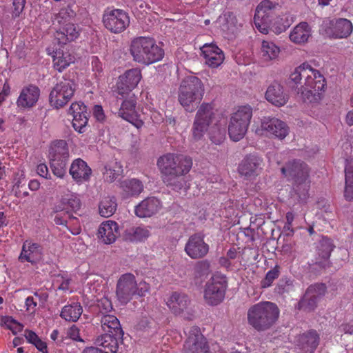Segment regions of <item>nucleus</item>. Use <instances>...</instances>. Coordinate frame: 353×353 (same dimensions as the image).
Masks as SVG:
<instances>
[{
	"label": "nucleus",
	"instance_id": "32",
	"mask_svg": "<svg viewBox=\"0 0 353 353\" xmlns=\"http://www.w3.org/2000/svg\"><path fill=\"white\" fill-rule=\"evenodd\" d=\"M312 72H314V69L307 63H303L301 65L296 67L294 72L290 76V81L294 83V85L298 86L303 85V83L307 82V80H310Z\"/></svg>",
	"mask_w": 353,
	"mask_h": 353
},
{
	"label": "nucleus",
	"instance_id": "18",
	"mask_svg": "<svg viewBox=\"0 0 353 353\" xmlns=\"http://www.w3.org/2000/svg\"><path fill=\"white\" fill-rule=\"evenodd\" d=\"M209 245L204 241V235L201 233H195L190 236L184 250L186 254L192 259H201L204 258L209 252Z\"/></svg>",
	"mask_w": 353,
	"mask_h": 353
},
{
	"label": "nucleus",
	"instance_id": "60",
	"mask_svg": "<svg viewBox=\"0 0 353 353\" xmlns=\"http://www.w3.org/2000/svg\"><path fill=\"white\" fill-rule=\"evenodd\" d=\"M99 307L103 314H106L105 313L110 312L113 309L111 301L107 298L101 300Z\"/></svg>",
	"mask_w": 353,
	"mask_h": 353
},
{
	"label": "nucleus",
	"instance_id": "36",
	"mask_svg": "<svg viewBox=\"0 0 353 353\" xmlns=\"http://www.w3.org/2000/svg\"><path fill=\"white\" fill-rule=\"evenodd\" d=\"M311 36V28L307 22L296 26L290 34V39L294 43L301 44L307 41Z\"/></svg>",
	"mask_w": 353,
	"mask_h": 353
},
{
	"label": "nucleus",
	"instance_id": "11",
	"mask_svg": "<svg viewBox=\"0 0 353 353\" xmlns=\"http://www.w3.org/2000/svg\"><path fill=\"white\" fill-rule=\"evenodd\" d=\"M217 121L214 108L210 103H202L195 115L192 128L194 141L202 139L205 132Z\"/></svg>",
	"mask_w": 353,
	"mask_h": 353
},
{
	"label": "nucleus",
	"instance_id": "42",
	"mask_svg": "<svg viewBox=\"0 0 353 353\" xmlns=\"http://www.w3.org/2000/svg\"><path fill=\"white\" fill-rule=\"evenodd\" d=\"M81 207V201L77 196L72 194H67L62 196L60 205L57 206V212L58 211H68L71 210L73 212L77 211Z\"/></svg>",
	"mask_w": 353,
	"mask_h": 353
},
{
	"label": "nucleus",
	"instance_id": "62",
	"mask_svg": "<svg viewBox=\"0 0 353 353\" xmlns=\"http://www.w3.org/2000/svg\"><path fill=\"white\" fill-rule=\"evenodd\" d=\"M93 114L99 121L101 122L105 119V114L101 105H94L93 108Z\"/></svg>",
	"mask_w": 353,
	"mask_h": 353
},
{
	"label": "nucleus",
	"instance_id": "41",
	"mask_svg": "<svg viewBox=\"0 0 353 353\" xmlns=\"http://www.w3.org/2000/svg\"><path fill=\"white\" fill-rule=\"evenodd\" d=\"M74 61V57L68 52L57 50L53 56L54 68L62 72Z\"/></svg>",
	"mask_w": 353,
	"mask_h": 353
},
{
	"label": "nucleus",
	"instance_id": "1",
	"mask_svg": "<svg viewBox=\"0 0 353 353\" xmlns=\"http://www.w3.org/2000/svg\"><path fill=\"white\" fill-rule=\"evenodd\" d=\"M157 164L163 182L168 187L178 191L183 187V176L190 170L192 161L187 156L167 153L158 159Z\"/></svg>",
	"mask_w": 353,
	"mask_h": 353
},
{
	"label": "nucleus",
	"instance_id": "16",
	"mask_svg": "<svg viewBox=\"0 0 353 353\" xmlns=\"http://www.w3.org/2000/svg\"><path fill=\"white\" fill-rule=\"evenodd\" d=\"M261 134L266 137L283 139L289 132V127L283 121L276 117H263L261 122Z\"/></svg>",
	"mask_w": 353,
	"mask_h": 353
},
{
	"label": "nucleus",
	"instance_id": "52",
	"mask_svg": "<svg viewBox=\"0 0 353 353\" xmlns=\"http://www.w3.org/2000/svg\"><path fill=\"white\" fill-rule=\"evenodd\" d=\"M306 291H310L311 295H314L317 300L320 301L325 296L327 287L323 283H317L310 285Z\"/></svg>",
	"mask_w": 353,
	"mask_h": 353
},
{
	"label": "nucleus",
	"instance_id": "6",
	"mask_svg": "<svg viewBox=\"0 0 353 353\" xmlns=\"http://www.w3.org/2000/svg\"><path fill=\"white\" fill-rule=\"evenodd\" d=\"M149 290V283L144 281L137 283L133 274L125 273L117 281L116 294L119 301L122 305H126L136 295L140 297L145 296Z\"/></svg>",
	"mask_w": 353,
	"mask_h": 353
},
{
	"label": "nucleus",
	"instance_id": "10",
	"mask_svg": "<svg viewBox=\"0 0 353 353\" xmlns=\"http://www.w3.org/2000/svg\"><path fill=\"white\" fill-rule=\"evenodd\" d=\"M75 90L76 83L74 81L63 77L50 92V105L57 110L64 107L72 99Z\"/></svg>",
	"mask_w": 353,
	"mask_h": 353
},
{
	"label": "nucleus",
	"instance_id": "14",
	"mask_svg": "<svg viewBox=\"0 0 353 353\" xmlns=\"http://www.w3.org/2000/svg\"><path fill=\"white\" fill-rule=\"evenodd\" d=\"M311 78L310 80L303 83L301 88H299V92H301L303 98L307 99L309 102L320 99L321 92L324 91L326 87L325 79L319 70L314 69Z\"/></svg>",
	"mask_w": 353,
	"mask_h": 353
},
{
	"label": "nucleus",
	"instance_id": "19",
	"mask_svg": "<svg viewBox=\"0 0 353 353\" xmlns=\"http://www.w3.org/2000/svg\"><path fill=\"white\" fill-rule=\"evenodd\" d=\"M141 79L140 69L132 68L127 70L123 74L119 76L116 85V92L119 95L124 97L137 87Z\"/></svg>",
	"mask_w": 353,
	"mask_h": 353
},
{
	"label": "nucleus",
	"instance_id": "9",
	"mask_svg": "<svg viewBox=\"0 0 353 353\" xmlns=\"http://www.w3.org/2000/svg\"><path fill=\"white\" fill-rule=\"evenodd\" d=\"M252 117L250 106H242L234 112L228 125V134L234 141H239L245 135Z\"/></svg>",
	"mask_w": 353,
	"mask_h": 353
},
{
	"label": "nucleus",
	"instance_id": "33",
	"mask_svg": "<svg viewBox=\"0 0 353 353\" xmlns=\"http://www.w3.org/2000/svg\"><path fill=\"white\" fill-rule=\"evenodd\" d=\"M123 337H119L113 334L105 333L101 334L95 339L94 343L101 346L107 353H117L119 341H122Z\"/></svg>",
	"mask_w": 353,
	"mask_h": 353
},
{
	"label": "nucleus",
	"instance_id": "3",
	"mask_svg": "<svg viewBox=\"0 0 353 353\" xmlns=\"http://www.w3.org/2000/svg\"><path fill=\"white\" fill-rule=\"evenodd\" d=\"M280 310L277 305L270 301H263L252 305L248 310V324L258 332L270 329L278 321Z\"/></svg>",
	"mask_w": 353,
	"mask_h": 353
},
{
	"label": "nucleus",
	"instance_id": "45",
	"mask_svg": "<svg viewBox=\"0 0 353 353\" xmlns=\"http://www.w3.org/2000/svg\"><path fill=\"white\" fill-rule=\"evenodd\" d=\"M276 18V20L273 23H275L274 26L272 25L270 29L276 33L284 32L294 21V16L289 13H286L282 16L277 15Z\"/></svg>",
	"mask_w": 353,
	"mask_h": 353
},
{
	"label": "nucleus",
	"instance_id": "29",
	"mask_svg": "<svg viewBox=\"0 0 353 353\" xmlns=\"http://www.w3.org/2000/svg\"><path fill=\"white\" fill-rule=\"evenodd\" d=\"M160 209V201L155 197H148L135 208V214L141 218L150 217Z\"/></svg>",
	"mask_w": 353,
	"mask_h": 353
},
{
	"label": "nucleus",
	"instance_id": "48",
	"mask_svg": "<svg viewBox=\"0 0 353 353\" xmlns=\"http://www.w3.org/2000/svg\"><path fill=\"white\" fill-rule=\"evenodd\" d=\"M280 52L279 48L273 42L263 41L261 45V54L265 60L275 59Z\"/></svg>",
	"mask_w": 353,
	"mask_h": 353
},
{
	"label": "nucleus",
	"instance_id": "31",
	"mask_svg": "<svg viewBox=\"0 0 353 353\" xmlns=\"http://www.w3.org/2000/svg\"><path fill=\"white\" fill-rule=\"evenodd\" d=\"M118 224L112 221H108L101 224L98 230V236L105 243L110 244L116 240L119 234Z\"/></svg>",
	"mask_w": 353,
	"mask_h": 353
},
{
	"label": "nucleus",
	"instance_id": "23",
	"mask_svg": "<svg viewBox=\"0 0 353 353\" xmlns=\"http://www.w3.org/2000/svg\"><path fill=\"white\" fill-rule=\"evenodd\" d=\"M69 174L77 184H82L90 180L92 170L84 160L77 158L72 161Z\"/></svg>",
	"mask_w": 353,
	"mask_h": 353
},
{
	"label": "nucleus",
	"instance_id": "40",
	"mask_svg": "<svg viewBox=\"0 0 353 353\" xmlns=\"http://www.w3.org/2000/svg\"><path fill=\"white\" fill-rule=\"evenodd\" d=\"M117 203L115 197H103L99 203V213L105 218L110 217L117 210Z\"/></svg>",
	"mask_w": 353,
	"mask_h": 353
},
{
	"label": "nucleus",
	"instance_id": "63",
	"mask_svg": "<svg viewBox=\"0 0 353 353\" xmlns=\"http://www.w3.org/2000/svg\"><path fill=\"white\" fill-rule=\"evenodd\" d=\"M344 196L347 201L353 200V183H345Z\"/></svg>",
	"mask_w": 353,
	"mask_h": 353
},
{
	"label": "nucleus",
	"instance_id": "39",
	"mask_svg": "<svg viewBox=\"0 0 353 353\" xmlns=\"http://www.w3.org/2000/svg\"><path fill=\"white\" fill-rule=\"evenodd\" d=\"M83 308L80 303H73L62 308L60 316L65 321L76 322L81 316Z\"/></svg>",
	"mask_w": 353,
	"mask_h": 353
},
{
	"label": "nucleus",
	"instance_id": "21",
	"mask_svg": "<svg viewBox=\"0 0 353 353\" xmlns=\"http://www.w3.org/2000/svg\"><path fill=\"white\" fill-rule=\"evenodd\" d=\"M43 257V248L37 243L26 240L23 242L18 260L21 263L28 262L37 264Z\"/></svg>",
	"mask_w": 353,
	"mask_h": 353
},
{
	"label": "nucleus",
	"instance_id": "47",
	"mask_svg": "<svg viewBox=\"0 0 353 353\" xmlns=\"http://www.w3.org/2000/svg\"><path fill=\"white\" fill-rule=\"evenodd\" d=\"M310 293V291H305L303 296L299 301L298 303L299 310L309 312L314 311L317 307V304L319 301L317 300L314 295H311Z\"/></svg>",
	"mask_w": 353,
	"mask_h": 353
},
{
	"label": "nucleus",
	"instance_id": "2",
	"mask_svg": "<svg viewBox=\"0 0 353 353\" xmlns=\"http://www.w3.org/2000/svg\"><path fill=\"white\" fill-rule=\"evenodd\" d=\"M281 171L288 181H292L294 190L299 199L305 200L310 188L309 165L301 159H293L286 162Z\"/></svg>",
	"mask_w": 353,
	"mask_h": 353
},
{
	"label": "nucleus",
	"instance_id": "8",
	"mask_svg": "<svg viewBox=\"0 0 353 353\" xmlns=\"http://www.w3.org/2000/svg\"><path fill=\"white\" fill-rule=\"evenodd\" d=\"M281 8L278 3L270 0L262 1L256 7L254 17L256 28L262 33L267 34L268 29L273 23L277 16V11Z\"/></svg>",
	"mask_w": 353,
	"mask_h": 353
},
{
	"label": "nucleus",
	"instance_id": "5",
	"mask_svg": "<svg viewBox=\"0 0 353 353\" xmlns=\"http://www.w3.org/2000/svg\"><path fill=\"white\" fill-rule=\"evenodd\" d=\"M204 92V85L199 78L188 76L179 85L178 101L186 111L192 112L201 101Z\"/></svg>",
	"mask_w": 353,
	"mask_h": 353
},
{
	"label": "nucleus",
	"instance_id": "46",
	"mask_svg": "<svg viewBox=\"0 0 353 353\" xmlns=\"http://www.w3.org/2000/svg\"><path fill=\"white\" fill-rule=\"evenodd\" d=\"M104 169L103 176L105 181L109 183L113 182L123 172L122 165L117 161L110 162L105 166Z\"/></svg>",
	"mask_w": 353,
	"mask_h": 353
},
{
	"label": "nucleus",
	"instance_id": "50",
	"mask_svg": "<svg viewBox=\"0 0 353 353\" xmlns=\"http://www.w3.org/2000/svg\"><path fill=\"white\" fill-rule=\"evenodd\" d=\"M281 267L276 265L272 269L269 270L265 278L261 281V286L262 288L270 287L273 281L276 279L280 275Z\"/></svg>",
	"mask_w": 353,
	"mask_h": 353
},
{
	"label": "nucleus",
	"instance_id": "7",
	"mask_svg": "<svg viewBox=\"0 0 353 353\" xmlns=\"http://www.w3.org/2000/svg\"><path fill=\"white\" fill-rule=\"evenodd\" d=\"M70 152L65 140H56L52 143L50 149V164L53 174L63 179L66 176Z\"/></svg>",
	"mask_w": 353,
	"mask_h": 353
},
{
	"label": "nucleus",
	"instance_id": "25",
	"mask_svg": "<svg viewBox=\"0 0 353 353\" xmlns=\"http://www.w3.org/2000/svg\"><path fill=\"white\" fill-rule=\"evenodd\" d=\"M40 97V89L34 84H29L22 88L17 101V105L30 108L35 105Z\"/></svg>",
	"mask_w": 353,
	"mask_h": 353
},
{
	"label": "nucleus",
	"instance_id": "17",
	"mask_svg": "<svg viewBox=\"0 0 353 353\" xmlns=\"http://www.w3.org/2000/svg\"><path fill=\"white\" fill-rule=\"evenodd\" d=\"M323 26L326 34L335 39L347 38L353 30L351 21L343 18L325 21Z\"/></svg>",
	"mask_w": 353,
	"mask_h": 353
},
{
	"label": "nucleus",
	"instance_id": "54",
	"mask_svg": "<svg viewBox=\"0 0 353 353\" xmlns=\"http://www.w3.org/2000/svg\"><path fill=\"white\" fill-rule=\"evenodd\" d=\"M88 112L87 107L83 102L72 103L68 110L70 114H82Z\"/></svg>",
	"mask_w": 353,
	"mask_h": 353
},
{
	"label": "nucleus",
	"instance_id": "61",
	"mask_svg": "<svg viewBox=\"0 0 353 353\" xmlns=\"http://www.w3.org/2000/svg\"><path fill=\"white\" fill-rule=\"evenodd\" d=\"M50 338L52 340L57 341V343L61 345V343H68L65 342L67 341V337L61 335L59 336V332L57 330H54L50 334Z\"/></svg>",
	"mask_w": 353,
	"mask_h": 353
},
{
	"label": "nucleus",
	"instance_id": "53",
	"mask_svg": "<svg viewBox=\"0 0 353 353\" xmlns=\"http://www.w3.org/2000/svg\"><path fill=\"white\" fill-rule=\"evenodd\" d=\"M210 263L208 260L198 261L194 265V274L196 276H206L210 272Z\"/></svg>",
	"mask_w": 353,
	"mask_h": 353
},
{
	"label": "nucleus",
	"instance_id": "12",
	"mask_svg": "<svg viewBox=\"0 0 353 353\" xmlns=\"http://www.w3.org/2000/svg\"><path fill=\"white\" fill-rule=\"evenodd\" d=\"M227 288L226 276L214 274L206 283L204 289V300L209 305H217L224 299Z\"/></svg>",
	"mask_w": 353,
	"mask_h": 353
},
{
	"label": "nucleus",
	"instance_id": "28",
	"mask_svg": "<svg viewBox=\"0 0 353 353\" xmlns=\"http://www.w3.org/2000/svg\"><path fill=\"white\" fill-rule=\"evenodd\" d=\"M190 303V300L188 295L174 292L168 301V306L174 314L179 315L188 310Z\"/></svg>",
	"mask_w": 353,
	"mask_h": 353
},
{
	"label": "nucleus",
	"instance_id": "64",
	"mask_svg": "<svg viewBox=\"0 0 353 353\" xmlns=\"http://www.w3.org/2000/svg\"><path fill=\"white\" fill-rule=\"evenodd\" d=\"M339 329L345 334H353V321L342 324Z\"/></svg>",
	"mask_w": 353,
	"mask_h": 353
},
{
	"label": "nucleus",
	"instance_id": "56",
	"mask_svg": "<svg viewBox=\"0 0 353 353\" xmlns=\"http://www.w3.org/2000/svg\"><path fill=\"white\" fill-rule=\"evenodd\" d=\"M79 332V327L76 325H72L68 329L65 337H67V340L70 339L75 341L83 342L84 341L80 336Z\"/></svg>",
	"mask_w": 353,
	"mask_h": 353
},
{
	"label": "nucleus",
	"instance_id": "35",
	"mask_svg": "<svg viewBox=\"0 0 353 353\" xmlns=\"http://www.w3.org/2000/svg\"><path fill=\"white\" fill-rule=\"evenodd\" d=\"M79 37V28L74 23H68L56 32L55 39L61 45H65L67 42L74 41Z\"/></svg>",
	"mask_w": 353,
	"mask_h": 353
},
{
	"label": "nucleus",
	"instance_id": "55",
	"mask_svg": "<svg viewBox=\"0 0 353 353\" xmlns=\"http://www.w3.org/2000/svg\"><path fill=\"white\" fill-rule=\"evenodd\" d=\"M67 216L68 218V225H70L68 229L73 234H79L81 231V226L79 219L70 214H67Z\"/></svg>",
	"mask_w": 353,
	"mask_h": 353
},
{
	"label": "nucleus",
	"instance_id": "22",
	"mask_svg": "<svg viewBox=\"0 0 353 353\" xmlns=\"http://www.w3.org/2000/svg\"><path fill=\"white\" fill-rule=\"evenodd\" d=\"M262 161V159L256 154H248L239 163L238 171L241 176H244L246 179L254 178L259 174V171L261 169Z\"/></svg>",
	"mask_w": 353,
	"mask_h": 353
},
{
	"label": "nucleus",
	"instance_id": "37",
	"mask_svg": "<svg viewBox=\"0 0 353 353\" xmlns=\"http://www.w3.org/2000/svg\"><path fill=\"white\" fill-rule=\"evenodd\" d=\"M123 238L129 241H141L150 236V232L145 227L131 226L123 232Z\"/></svg>",
	"mask_w": 353,
	"mask_h": 353
},
{
	"label": "nucleus",
	"instance_id": "38",
	"mask_svg": "<svg viewBox=\"0 0 353 353\" xmlns=\"http://www.w3.org/2000/svg\"><path fill=\"white\" fill-rule=\"evenodd\" d=\"M77 8L74 3H69L62 7L52 18L53 23L57 22L59 24L70 23V20L75 17Z\"/></svg>",
	"mask_w": 353,
	"mask_h": 353
},
{
	"label": "nucleus",
	"instance_id": "51",
	"mask_svg": "<svg viewBox=\"0 0 353 353\" xmlns=\"http://www.w3.org/2000/svg\"><path fill=\"white\" fill-rule=\"evenodd\" d=\"M292 289L293 281L290 279L285 277L279 281L274 290L276 293L282 295L285 293L290 292Z\"/></svg>",
	"mask_w": 353,
	"mask_h": 353
},
{
	"label": "nucleus",
	"instance_id": "34",
	"mask_svg": "<svg viewBox=\"0 0 353 353\" xmlns=\"http://www.w3.org/2000/svg\"><path fill=\"white\" fill-rule=\"evenodd\" d=\"M101 328L105 333L113 334L119 337H123V331L118 319L111 314H103L101 318Z\"/></svg>",
	"mask_w": 353,
	"mask_h": 353
},
{
	"label": "nucleus",
	"instance_id": "57",
	"mask_svg": "<svg viewBox=\"0 0 353 353\" xmlns=\"http://www.w3.org/2000/svg\"><path fill=\"white\" fill-rule=\"evenodd\" d=\"M26 3V0H14L12 3V17L16 18L20 16L23 12Z\"/></svg>",
	"mask_w": 353,
	"mask_h": 353
},
{
	"label": "nucleus",
	"instance_id": "24",
	"mask_svg": "<svg viewBox=\"0 0 353 353\" xmlns=\"http://www.w3.org/2000/svg\"><path fill=\"white\" fill-rule=\"evenodd\" d=\"M320 343V335L315 330H309L297 336L296 343L301 351L314 353Z\"/></svg>",
	"mask_w": 353,
	"mask_h": 353
},
{
	"label": "nucleus",
	"instance_id": "27",
	"mask_svg": "<svg viewBox=\"0 0 353 353\" xmlns=\"http://www.w3.org/2000/svg\"><path fill=\"white\" fill-rule=\"evenodd\" d=\"M334 247L332 241L330 238L323 236L317 245V254L321 259H316V264L323 268L329 267L328 260Z\"/></svg>",
	"mask_w": 353,
	"mask_h": 353
},
{
	"label": "nucleus",
	"instance_id": "49",
	"mask_svg": "<svg viewBox=\"0 0 353 353\" xmlns=\"http://www.w3.org/2000/svg\"><path fill=\"white\" fill-rule=\"evenodd\" d=\"M73 116L72 126L79 133H83L88 121L89 112L82 114H72Z\"/></svg>",
	"mask_w": 353,
	"mask_h": 353
},
{
	"label": "nucleus",
	"instance_id": "26",
	"mask_svg": "<svg viewBox=\"0 0 353 353\" xmlns=\"http://www.w3.org/2000/svg\"><path fill=\"white\" fill-rule=\"evenodd\" d=\"M265 96L268 101L276 107L283 106L289 99L288 94L278 81H274L268 86Z\"/></svg>",
	"mask_w": 353,
	"mask_h": 353
},
{
	"label": "nucleus",
	"instance_id": "43",
	"mask_svg": "<svg viewBox=\"0 0 353 353\" xmlns=\"http://www.w3.org/2000/svg\"><path fill=\"white\" fill-rule=\"evenodd\" d=\"M210 139L215 144H221L226 137V128L225 124L216 121L208 130Z\"/></svg>",
	"mask_w": 353,
	"mask_h": 353
},
{
	"label": "nucleus",
	"instance_id": "58",
	"mask_svg": "<svg viewBox=\"0 0 353 353\" xmlns=\"http://www.w3.org/2000/svg\"><path fill=\"white\" fill-rule=\"evenodd\" d=\"M345 174V183H353V159L346 160Z\"/></svg>",
	"mask_w": 353,
	"mask_h": 353
},
{
	"label": "nucleus",
	"instance_id": "15",
	"mask_svg": "<svg viewBox=\"0 0 353 353\" xmlns=\"http://www.w3.org/2000/svg\"><path fill=\"white\" fill-rule=\"evenodd\" d=\"M210 347L206 338L198 326H192L183 345V353H208Z\"/></svg>",
	"mask_w": 353,
	"mask_h": 353
},
{
	"label": "nucleus",
	"instance_id": "59",
	"mask_svg": "<svg viewBox=\"0 0 353 353\" xmlns=\"http://www.w3.org/2000/svg\"><path fill=\"white\" fill-rule=\"evenodd\" d=\"M67 214H70L69 212L65 211L63 212L62 214H57L54 216V221L57 225H63L66 226L68 228H69L68 225V220Z\"/></svg>",
	"mask_w": 353,
	"mask_h": 353
},
{
	"label": "nucleus",
	"instance_id": "4",
	"mask_svg": "<svg viewBox=\"0 0 353 353\" xmlns=\"http://www.w3.org/2000/svg\"><path fill=\"white\" fill-rule=\"evenodd\" d=\"M130 52L135 62L150 65L164 57L163 49L151 37H139L131 41Z\"/></svg>",
	"mask_w": 353,
	"mask_h": 353
},
{
	"label": "nucleus",
	"instance_id": "20",
	"mask_svg": "<svg viewBox=\"0 0 353 353\" xmlns=\"http://www.w3.org/2000/svg\"><path fill=\"white\" fill-rule=\"evenodd\" d=\"M136 105L137 100L134 97H131L122 102L118 114L139 129L143 125L144 122L139 118L140 115L137 111Z\"/></svg>",
	"mask_w": 353,
	"mask_h": 353
},
{
	"label": "nucleus",
	"instance_id": "30",
	"mask_svg": "<svg viewBox=\"0 0 353 353\" xmlns=\"http://www.w3.org/2000/svg\"><path fill=\"white\" fill-rule=\"evenodd\" d=\"M201 50L204 55L205 63L209 66L216 68L222 63L224 55L222 50L216 46L205 45Z\"/></svg>",
	"mask_w": 353,
	"mask_h": 353
},
{
	"label": "nucleus",
	"instance_id": "13",
	"mask_svg": "<svg viewBox=\"0 0 353 353\" xmlns=\"http://www.w3.org/2000/svg\"><path fill=\"white\" fill-rule=\"evenodd\" d=\"M104 27L112 33L123 32L130 25L128 14L121 9H106L103 14Z\"/></svg>",
	"mask_w": 353,
	"mask_h": 353
},
{
	"label": "nucleus",
	"instance_id": "44",
	"mask_svg": "<svg viewBox=\"0 0 353 353\" xmlns=\"http://www.w3.org/2000/svg\"><path fill=\"white\" fill-rule=\"evenodd\" d=\"M121 188L127 196L139 195L143 190V185L138 179H126L121 182Z\"/></svg>",
	"mask_w": 353,
	"mask_h": 353
}]
</instances>
